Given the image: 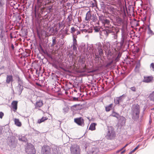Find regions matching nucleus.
Wrapping results in <instances>:
<instances>
[{"label": "nucleus", "instance_id": "obj_1", "mask_svg": "<svg viewBox=\"0 0 154 154\" xmlns=\"http://www.w3.org/2000/svg\"><path fill=\"white\" fill-rule=\"evenodd\" d=\"M119 32V28L115 27L110 25L106 26V28L100 32V34L106 37H108L109 34H110L113 39H116L118 37V34Z\"/></svg>", "mask_w": 154, "mask_h": 154}, {"label": "nucleus", "instance_id": "obj_2", "mask_svg": "<svg viewBox=\"0 0 154 154\" xmlns=\"http://www.w3.org/2000/svg\"><path fill=\"white\" fill-rule=\"evenodd\" d=\"M130 35H121L120 41L116 44L117 49L120 50L125 49L126 50L129 47L128 43L130 39Z\"/></svg>", "mask_w": 154, "mask_h": 154}, {"label": "nucleus", "instance_id": "obj_3", "mask_svg": "<svg viewBox=\"0 0 154 154\" xmlns=\"http://www.w3.org/2000/svg\"><path fill=\"white\" fill-rule=\"evenodd\" d=\"M140 111V106L137 104L131 109V118L134 121H137L139 119Z\"/></svg>", "mask_w": 154, "mask_h": 154}, {"label": "nucleus", "instance_id": "obj_4", "mask_svg": "<svg viewBox=\"0 0 154 154\" xmlns=\"http://www.w3.org/2000/svg\"><path fill=\"white\" fill-rule=\"evenodd\" d=\"M125 94H123L119 97H117L114 99L115 106H118L122 107V109L125 107V104L123 103L125 98L126 97Z\"/></svg>", "mask_w": 154, "mask_h": 154}, {"label": "nucleus", "instance_id": "obj_5", "mask_svg": "<svg viewBox=\"0 0 154 154\" xmlns=\"http://www.w3.org/2000/svg\"><path fill=\"white\" fill-rule=\"evenodd\" d=\"M7 143L11 148H15L17 143V140L14 136H11L8 138Z\"/></svg>", "mask_w": 154, "mask_h": 154}, {"label": "nucleus", "instance_id": "obj_6", "mask_svg": "<svg viewBox=\"0 0 154 154\" xmlns=\"http://www.w3.org/2000/svg\"><path fill=\"white\" fill-rule=\"evenodd\" d=\"M25 151L28 154H35L36 153L34 146L31 143H27L25 148Z\"/></svg>", "mask_w": 154, "mask_h": 154}, {"label": "nucleus", "instance_id": "obj_7", "mask_svg": "<svg viewBox=\"0 0 154 154\" xmlns=\"http://www.w3.org/2000/svg\"><path fill=\"white\" fill-rule=\"evenodd\" d=\"M48 3V2H46L45 3H44V5H42L43 7L40 8L39 9L40 10V14H43V13H45V12H47V13H50L53 10V6L52 5L46 6V5Z\"/></svg>", "mask_w": 154, "mask_h": 154}, {"label": "nucleus", "instance_id": "obj_8", "mask_svg": "<svg viewBox=\"0 0 154 154\" xmlns=\"http://www.w3.org/2000/svg\"><path fill=\"white\" fill-rule=\"evenodd\" d=\"M71 154H81L79 146L77 144L72 145L70 147Z\"/></svg>", "mask_w": 154, "mask_h": 154}, {"label": "nucleus", "instance_id": "obj_9", "mask_svg": "<svg viewBox=\"0 0 154 154\" xmlns=\"http://www.w3.org/2000/svg\"><path fill=\"white\" fill-rule=\"evenodd\" d=\"M98 52L95 51V58H97L98 60L101 58L102 56L103 55V52L102 49V45L101 43L99 44L97 48Z\"/></svg>", "mask_w": 154, "mask_h": 154}, {"label": "nucleus", "instance_id": "obj_10", "mask_svg": "<svg viewBox=\"0 0 154 154\" xmlns=\"http://www.w3.org/2000/svg\"><path fill=\"white\" fill-rule=\"evenodd\" d=\"M115 136V132L113 129L111 127L108 128L107 133L106 137L108 139L111 140Z\"/></svg>", "mask_w": 154, "mask_h": 154}, {"label": "nucleus", "instance_id": "obj_11", "mask_svg": "<svg viewBox=\"0 0 154 154\" xmlns=\"http://www.w3.org/2000/svg\"><path fill=\"white\" fill-rule=\"evenodd\" d=\"M41 153L42 154H50L51 153V148L47 145H44L42 147Z\"/></svg>", "mask_w": 154, "mask_h": 154}, {"label": "nucleus", "instance_id": "obj_12", "mask_svg": "<svg viewBox=\"0 0 154 154\" xmlns=\"http://www.w3.org/2000/svg\"><path fill=\"white\" fill-rule=\"evenodd\" d=\"M122 28H121V35H130L129 34V31L127 29L128 24L124 23H123Z\"/></svg>", "mask_w": 154, "mask_h": 154}, {"label": "nucleus", "instance_id": "obj_13", "mask_svg": "<svg viewBox=\"0 0 154 154\" xmlns=\"http://www.w3.org/2000/svg\"><path fill=\"white\" fill-rule=\"evenodd\" d=\"M74 122L78 125L83 127L85 125L84 120L82 117L74 119Z\"/></svg>", "mask_w": 154, "mask_h": 154}, {"label": "nucleus", "instance_id": "obj_14", "mask_svg": "<svg viewBox=\"0 0 154 154\" xmlns=\"http://www.w3.org/2000/svg\"><path fill=\"white\" fill-rule=\"evenodd\" d=\"M0 39L2 45L5 46L6 42V38H4L5 35V31L3 29H0Z\"/></svg>", "mask_w": 154, "mask_h": 154}, {"label": "nucleus", "instance_id": "obj_15", "mask_svg": "<svg viewBox=\"0 0 154 154\" xmlns=\"http://www.w3.org/2000/svg\"><path fill=\"white\" fill-rule=\"evenodd\" d=\"M50 64L53 67L57 70H60V69H61L66 72H70V71L69 70L66 69L63 67L61 66H58L54 62L51 63H50Z\"/></svg>", "mask_w": 154, "mask_h": 154}, {"label": "nucleus", "instance_id": "obj_16", "mask_svg": "<svg viewBox=\"0 0 154 154\" xmlns=\"http://www.w3.org/2000/svg\"><path fill=\"white\" fill-rule=\"evenodd\" d=\"M106 9L111 14H115L114 13L116 11V8L114 6L112 5H107Z\"/></svg>", "mask_w": 154, "mask_h": 154}, {"label": "nucleus", "instance_id": "obj_17", "mask_svg": "<svg viewBox=\"0 0 154 154\" xmlns=\"http://www.w3.org/2000/svg\"><path fill=\"white\" fill-rule=\"evenodd\" d=\"M153 80V77L152 76H144L142 82L145 83H148L152 82Z\"/></svg>", "mask_w": 154, "mask_h": 154}, {"label": "nucleus", "instance_id": "obj_18", "mask_svg": "<svg viewBox=\"0 0 154 154\" xmlns=\"http://www.w3.org/2000/svg\"><path fill=\"white\" fill-rule=\"evenodd\" d=\"M14 81L13 76L12 75H7L6 76V82L8 84L10 82H11V86L12 88V82Z\"/></svg>", "mask_w": 154, "mask_h": 154}, {"label": "nucleus", "instance_id": "obj_19", "mask_svg": "<svg viewBox=\"0 0 154 154\" xmlns=\"http://www.w3.org/2000/svg\"><path fill=\"white\" fill-rule=\"evenodd\" d=\"M71 109L72 111H77L78 110H80L82 108L80 104H76L71 106Z\"/></svg>", "mask_w": 154, "mask_h": 154}, {"label": "nucleus", "instance_id": "obj_20", "mask_svg": "<svg viewBox=\"0 0 154 154\" xmlns=\"http://www.w3.org/2000/svg\"><path fill=\"white\" fill-rule=\"evenodd\" d=\"M23 85H20V84H19L17 86V89L19 95H20L21 94L23 89Z\"/></svg>", "mask_w": 154, "mask_h": 154}, {"label": "nucleus", "instance_id": "obj_21", "mask_svg": "<svg viewBox=\"0 0 154 154\" xmlns=\"http://www.w3.org/2000/svg\"><path fill=\"white\" fill-rule=\"evenodd\" d=\"M58 30L57 28H54L53 27H51L49 30L50 34L52 35H55L57 33Z\"/></svg>", "mask_w": 154, "mask_h": 154}, {"label": "nucleus", "instance_id": "obj_22", "mask_svg": "<svg viewBox=\"0 0 154 154\" xmlns=\"http://www.w3.org/2000/svg\"><path fill=\"white\" fill-rule=\"evenodd\" d=\"M52 154H61L59 148L56 146L53 147L52 148Z\"/></svg>", "mask_w": 154, "mask_h": 154}, {"label": "nucleus", "instance_id": "obj_23", "mask_svg": "<svg viewBox=\"0 0 154 154\" xmlns=\"http://www.w3.org/2000/svg\"><path fill=\"white\" fill-rule=\"evenodd\" d=\"M92 17V21L94 23L95 25H100V21H99L97 17L93 14Z\"/></svg>", "mask_w": 154, "mask_h": 154}, {"label": "nucleus", "instance_id": "obj_24", "mask_svg": "<svg viewBox=\"0 0 154 154\" xmlns=\"http://www.w3.org/2000/svg\"><path fill=\"white\" fill-rule=\"evenodd\" d=\"M37 48L40 53L42 54H44V53H45V51H46V50H44L40 43L39 44V45L37 46Z\"/></svg>", "mask_w": 154, "mask_h": 154}, {"label": "nucleus", "instance_id": "obj_25", "mask_svg": "<svg viewBox=\"0 0 154 154\" xmlns=\"http://www.w3.org/2000/svg\"><path fill=\"white\" fill-rule=\"evenodd\" d=\"M43 5H44V3H43V0H37V3L35 6L39 9Z\"/></svg>", "mask_w": 154, "mask_h": 154}, {"label": "nucleus", "instance_id": "obj_26", "mask_svg": "<svg viewBox=\"0 0 154 154\" xmlns=\"http://www.w3.org/2000/svg\"><path fill=\"white\" fill-rule=\"evenodd\" d=\"M99 151L98 149V148H94L92 149V150L91 152V150H89L88 151L86 154H96Z\"/></svg>", "mask_w": 154, "mask_h": 154}, {"label": "nucleus", "instance_id": "obj_27", "mask_svg": "<svg viewBox=\"0 0 154 154\" xmlns=\"http://www.w3.org/2000/svg\"><path fill=\"white\" fill-rule=\"evenodd\" d=\"M116 23L118 24V26H120L124 23L122 19L119 17H116Z\"/></svg>", "mask_w": 154, "mask_h": 154}, {"label": "nucleus", "instance_id": "obj_28", "mask_svg": "<svg viewBox=\"0 0 154 154\" xmlns=\"http://www.w3.org/2000/svg\"><path fill=\"white\" fill-rule=\"evenodd\" d=\"M120 115L119 113H117L114 111V109H113L112 110V113L110 115V116H112L113 117L116 118L118 119H119Z\"/></svg>", "mask_w": 154, "mask_h": 154}, {"label": "nucleus", "instance_id": "obj_29", "mask_svg": "<svg viewBox=\"0 0 154 154\" xmlns=\"http://www.w3.org/2000/svg\"><path fill=\"white\" fill-rule=\"evenodd\" d=\"M43 105V101L42 100H39L37 101L35 103V108H37L42 107Z\"/></svg>", "mask_w": 154, "mask_h": 154}, {"label": "nucleus", "instance_id": "obj_30", "mask_svg": "<svg viewBox=\"0 0 154 154\" xmlns=\"http://www.w3.org/2000/svg\"><path fill=\"white\" fill-rule=\"evenodd\" d=\"M17 101H13L11 105L13 109V111L15 112L17 109Z\"/></svg>", "mask_w": 154, "mask_h": 154}, {"label": "nucleus", "instance_id": "obj_31", "mask_svg": "<svg viewBox=\"0 0 154 154\" xmlns=\"http://www.w3.org/2000/svg\"><path fill=\"white\" fill-rule=\"evenodd\" d=\"M10 6L11 7H13V8L15 9H18V8L19 7L20 5L19 4L16 3L15 2H14L13 3L11 2L10 4Z\"/></svg>", "mask_w": 154, "mask_h": 154}, {"label": "nucleus", "instance_id": "obj_32", "mask_svg": "<svg viewBox=\"0 0 154 154\" xmlns=\"http://www.w3.org/2000/svg\"><path fill=\"white\" fill-rule=\"evenodd\" d=\"M118 120H119V122L121 125H123L125 122L126 119L125 117L123 116H120Z\"/></svg>", "mask_w": 154, "mask_h": 154}, {"label": "nucleus", "instance_id": "obj_33", "mask_svg": "<svg viewBox=\"0 0 154 154\" xmlns=\"http://www.w3.org/2000/svg\"><path fill=\"white\" fill-rule=\"evenodd\" d=\"M99 17V21H100V23H102L103 22V21L106 18L105 16L103 14H100L98 15Z\"/></svg>", "mask_w": 154, "mask_h": 154}, {"label": "nucleus", "instance_id": "obj_34", "mask_svg": "<svg viewBox=\"0 0 154 154\" xmlns=\"http://www.w3.org/2000/svg\"><path fill=\"white\" fill-rule=\"evenodd\" d=\"M97 125L96 123H91L90 126L89 128V130H91V131H94L95 130V126Z\"/></svg>", "mask_w": 154, "mask_h": 154}, {"label": "nucleus", "instance_id": "obj_35", "mask_svg": "<svg viewBox=\"0 0 154 154\" xmlns=\"http://www.w3.org/2000/svg\"><path fill=\"white\" fill-rule=\"evenodd\" d=\"M113 104L111 103L105 107V110L106 112H109L111 110L112 108Z\"/></svg>", "mask_w": 154, "mask_h": 154}, {"label": "nucleus", "instance_id": "obj_36", "mask_svg": "<svg viewBox=\"0 0 154 154\" xmlns=\"http://www.w3.org/2000/svg\"><path fill=\"white\" fill-rule=\"evenodd\" d=\"M97 25H93L94 30L95 32H99L100 30V26Z\"/></svg>", "mask_w": 154, "mask_h": 154}, {"label": "nucleus", "instance_id": "obj_37", "mask_svg": "<svg viewBox=\"0 0 154 154\" xmlns=\"http://www.w3.org/2000/svg\"><path fill=\"white\" fill-rule=\"evenodd\" d=\"M14 123L17 126L20 127L21 125V123L19 121V120L18 119H14Z\"/></svg>", "mask_w": 154, "mask_h": 154}, {"label": "nucleus", "instance_id": "obj_38", "mask_svg": "<svg viewBox=\"0 0 154 154\" xmlns=\"http://www.w3.org/2000/svg\"><path fill=\"white\" fill-rule=\"evenodd\" d=\"M92 17L90 13L88 12L86 14L85 19L86 20H88L91 19V17Z\"/></svg>", "mask_w": 154, "mask_h": 154}, {"label": "nucleus", "instance_id": "obj_39", "mask_svg": "<svg viewBox=\"0 0 154 154\" xmlns=\"http://www.w3.org/2000/svg\"><path fill=\"white\" fill-rule=\"evenodd\" d=\"M48 119V117H43L40 119H38L37 122L40 124Z\"/></svg>", "mask_w": 154, "mask_h": 154}, {"label": "nucleus", "instance_id": "obj_40", "mask_svg": "<svg viewBox=\"0 0 154 154\" xmlns=\"http://www.w3.org/2000/svg\"><path fill=\"white\" fill-rule=\"evenodd\" d=\"M18 140L20 141L26 142L27 139L24 136H19L18 138Z\"/></svg>", "mask_w": 154, "mask_h": 154}, {"label": "nucleus", "instance_id": "obj_41", "mask_svg": "<svg viewBox=\"0 0 154 154\" xmlns=\"http://www.w3.org/2000/svg\"><path fill=\"white\" fill-rule=\"evenodd\" d=\"M110 21L106 18L103 21V22L102 23V24L103 25H109L110 24Z\"/></svg>", "mask_w": 154, "mask_h": 154}, {"label": "nucleus", "instance_id": "obj_42", "mask_svg": "<svg viewBox=\"0 0 154 154\" xmlns=\"http://www.w3.org/2000/svg\"><path fill=\"white\" fill-rule=\"evenodd\" d=\"M122 53L120 52H119L117 55V57L115 59V61L116 62H118L119 61L120 57L122 56Z\"/></svg>", "mask_w": 154, "mask_h": 154}, {"label": "nucleus", "instance_id": "obj_43", "mask_svg": "<svg viewBox=\"0 0 154 154\" xmlns=\"http://www.w3.org/2000/svg\"><path fill=\"white\" fill-rule=\"evenodd\" d=\"M149 97L151 100L154 101V91L150 94Z\"/></svg>", "mask_w": 154, "mask_h": 154}, {"label": "nucleus", "instance_id": "obj_44", "mask_svg": "<svg viewBox=\"0 0 154 154\" xmlns=\"http://www.w3.org/2000/svg\"><path fill=\"white\" fill-rule=\"evenodd\" d=\"M73 45H77V40L76 39V38H77L76 35H73Z\"/></svg>", "mask_w": 154, "mask_h": 154}, {"label": "nucleus", "instance_id": "obj_45", "mask_svg": "<svg viewBox=\"0 0 154 154\" xmlns=\"http://www.w3.org/2000/svg\"><path fill=\"white\" fill-rule=\"evenodd\" d=\"M44 54H46L47 57L48 58L51 59V60H52L53 59V57L52 55L51 54L49 53L47 51H45V53H44Z\"/></svg>", "mask_w": 154, "mask_h": 154}, {"label": "nucleus", "instance_id": "obj_46", "mask_svg": "<svg viewBox=\"0 0 154 154\" xmlns=\"http://www.w3.org/2000/svg\"><path fill=\"white\" fill-rule=\"evenodd\" d=\"M148 28V33L149 34H151V35H154V33H153V31L151 30L149 25H148L147 27Z\"/></svg>", "mask_w": 154, "mask_h": 154}, {"label": "nucleus", "instance_id": "obj_47", "mask_svg": "<svg viewBox=\"0 0 154 154\" xmlns=\"http://www.w3.org/2000/svg\"><path fill=\"white\" fill-rule=\"evenodd\" d=\"M52 38V43L51 45L52 47L54 46L56 44V37H53Z\"/></svg>", "mask_w": 154, "mask_h": 154}, {"label": "nucleus", "instance_id": "obj_48", "mask_svg": "<svg viewBox=\"0 0 154 154\" xmlns=\"http://www.w3.org/2000/svg\"><path fill=\"white\" fill-rule=\"evenodd\" d=\"M88 147L89 148V150L91 149V146H90L88 143H86V144H85L84 147H83V148L84 149H85V150H86Z\"/></svg>", "mask_w": 154, "mask_h": 154}, {"label": "nucleus", "instance_id": "obj_49", "mask_svg": "<svg viewBox=\"0 0 154 154\" xmlns=\"http://www.w3.org/2000/svg\"><path fill=\"white\" fill-rule=\"evenodd\" d=\"M5 2L2 1L0 0V9L2 10L3 9L4 6L5 5Z\"/></svg>", "mask_w": 154, "mask_h": 154}, {"label": "nucleus", "instance_id": "obj_50", "mask_svg": "<svg viewBox=\"0 0 154 154\" xmlns=\"http://www.w3.org/2000/svg\"><path fill=\"white\" fill-rule=\"evenodd\" d=\"M140 60H139L138 62L136 63L135 69H138L140 68Z\"/></svg>", "mask_w": 154, "mask_h": 154}, {"label": "nucleus", "instance_id": "obj_51", "mask_svg": "<svg viewBox=\"0 0 154 154\" xmlns=\"http://www.w3.org/2000/svg\"><path fill=\"white\" fill-rule=\"evenodd\" d=\"M112 54L113 53H112V50L110 48V49H109L108 51L107 57H108L109 56L111 57L112 55Z\"/></svg>", "mask_w": 154, "mask_h": 154}, {"label": "nucleus", "instance_id": "obj_52", "mask_svg": "<svg viewBox=\"0 0 154 154\" xmlns=\"http://www.w3.org/2000/svg\"><path fill=\"white\" fill-rule=\"evenodd\" d=\"M69 110V108L68 106H66L63 108V110L65 113H67Z\"/></svg>", "mask_w": 154, "mask_h": 154}, {"label": "nucleus", "instance_id": "obj_53", "mask_svg": "<svg viewBox=\"0 0 154 154\" xmlns=\"http://www.w3.org/2000/svg\"><path fill=\"white\" fill-rule=\"evenodd\" d=\"M113 62V60H111V61L107 63L106 65V67H108L111 66Z\"/></svg>", "mask_w": 154, "mask_h": 154}, {"label": "nucleus", "instance_id": "obj_54", "mask_svg": "<svg viewBox=\"0 0 154 154\" xmlns=\"http://www.w3.org/2000/svg\"><path fill=\"white\" fill-rule=\"evenodd\" d=\"M72 15L71 14H70L69 16H68L67 19L68 20L69 22H71L72 20Z\"/></svg>", "mask_w": 154, "mask_h": 154}, {"label": "nucleus", "instance_id": "obj_55", "mask_svg": "<svg viewBox=\"0 0 154 154\" xmlns=\"http://www.w3.org/2000/svg\"><path fill=\"white\" fill-rule=\"evenodd\" d=\"M17 81L18 85L19 84H20V85H23V81L22 80L20 79V78H19L18 79H17Z\"/></svg>", "mask_w": 154, "mask_h": 154}, {"label": "nucleus", "instance_id": "obj_56", "mask_svg": "<svg viewBox=\"0 0 154 154\" xmlns=\"http://www.w3.org/2000/svg\"><path fill=\"white\" fill-rule=\"evenodd\" d=\"M76 30V29L75 28L72 27L71 28V33L72 34V36H73V35H74V32Z\"/></svg>", "mask_w": 154, "mask_h": 154}, {"label": "nucleus", "instance_id": "obj_57", "mask_svg": "<svg viewBox=\"0 0 154 154\" xmlns=\"http://www.w3.org/2000/svg\"><path fill=\"white\" fill-rule=\"evenodd\" d=\"M77 45L72 44V45L71 47H72V49L73 51H76L77 50L76 46Z\"/></svg>", "mask_w": 154, "mask_h": 154}, {"label": "nucleus", "instance_id": "obj_58", "mask_svg": "<svg viewBox=\"0 0 154 154\" xmlns=\"http://www.w3.org/2000/svg\"><path fill=\"white\" fill-rule=\"evenodd\" d=\"M139 147V145L137 146L134 149L131 151L128 154H131L133 152H134L136 149H137Z\"/></svg>", "mask_w": 154, "mask_h": 154}, {"label": "nucleus", "instance_id": "obj_59", "mask_svg": "<svg viewBox=\"0 0 154 154\" xmlns=\"http://www.w3.org/2000/svg\"><path fill=\"white\" fill-rule=\"evenodd\" d=\"M98 69H94L92 70H91L89 72H88V73H93L96 72L97 71H98Z\"/></svg>", "mask_w": 154, "mask_h": 154}, {"label": "nucleus", "instance_id": "obj_60", "mask_svg": "<svg viewBox=\"0 0 154 154\" xmlns=\"http://www.w3.org/2000/svg\"><path fill=\"white\" fill-rule=\"evenodd\" d=\"M69 31V29L67 28H66L63 30V32L64 33L66 34H68L67 32Z\"/></svg>", "mask_w": 154, "mask_h": 154}, {"label": "nucleus", "instance_id": "obj_61", "mask_svg": "<svg viewBox=\"0 0 154 154\" xmlns=\"http://www.w3.org/2000/svg\"><path fill=\"white\" fill-rule=\"evenodd\" d=\"M130 89L133 91L135 92L136 91V88L134 86L131 87Z\"/></svg>", "mask_w": 154, "mask_h": 154}, {"label": "nucleus", "instance_id": "obj_62", "mask_svg": "<svg viewBox=\"0 0 154 154\" xmlns=\"http://www.w3.org/2000/svg\"><path fill=\"white\" fill-rule=\"evenodd\" d=\"M150 67L152 68V70L154 71V63H152L150 64Z\"/></svg>", "mask_w": 154, "mask_h": 154}, {"label": "nucleus", "instance_id": "obj_63", "mask_svg": "<svg viewBox=\"0 0 154 154\" xmlns=\"http://www.w3.org/2000/svg\"><path fill=\"white\" fill-rule=\"evenodd\" d=\"M72 100L73 101H77L78 100V98L75 97H72Z\"/></svg>", "mask_w": 154, "mask_h": 154}, {"label": "nucleus", "instance_id": "obj_64", "mask_svg": "<svg viewBox=\"0 0 154 154\" xmlns=\"http://www.w3.org/2000/svg\"><path fill=\"white\" fill-rule=\"evenodd\" d=\"M10 45H11V50L12 51H14V47L13 44L11 43Z\"/></svg>", "mask_w": 154, "mask_h": 154}]
</instances>
